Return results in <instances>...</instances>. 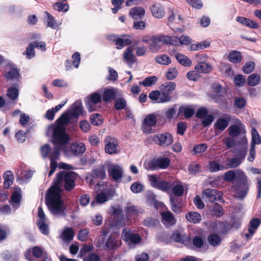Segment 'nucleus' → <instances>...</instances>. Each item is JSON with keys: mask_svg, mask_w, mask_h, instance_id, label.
<instances>
[{"mask_svg": "<svg viewBox=\"0 0 261 261\" xmlns=\"http://www.w3.org/2000/svg\"><path fill=\"white\" fill-rule=\"evenodd\" d=\"M168 182H170L171 185V192L174 196L179 198L182 196L184 193L185 186L181 181H168Z\"/></svg>", "mask_w": 261, "mask_h": 261, "instance_id": "nucleus-17", "label": "nucleus"}, {"mask_svg": "<svg viewBox=\"0 0 261 261\" xmlns=\"http://www.w3.org/2000/svg\"><path fill=\"white\" fill-rule=\"evenodd\" d=\"M213 215L217 217H220L224 214L223 208L218 203H215L213 208Z\"/></svg>", "mask_w": 261, "mask_h": 261, "instance_id": "nucleus-56", "label": "nucleus"}, {"mask_svg": "<svg viewBox=\"0 0 261 261\" xmlns=\"http://www.w3.org/2000/svg\"><path fill=\"white\" fill-rule=\"evenodd\" d=\"M101 100V96L100 94L97 92L92 94L88 99L86 103L88 111L90 112L97 111L99 107L96 106V105L100 102Z\"/></svg>", "mask_w": 261, "mask_h": 261, "instance_id": "nucleus-15", "label": "nucleus"}, {"mask_svg": "<svg viewBox=\"0 0 261 261\" xmlns=\"http://www.w3.org/2000/svg\"><path fill=\"white\" fill-rule=\"evenodd\" d=\"M117 93V90L114 88L106 89L102 95L103 101L107 102L113 99Z\"/></svg>", "mask_w": 261, "mask_h": 261, "instance_id": "nucleus-31", "label": "nucleus"}, {"mask_svg": "<svg viewBox=\"0 0 261 261\" xmlns=\"http://www.w3.org/2000/svg\"><path fill=\"white\" fill-rule=\"evenodd\" d=\"M90 120L93 125H98L102 122V116L97 113L92 115L90 116Z\"/></svg>", "mask_w": 261, "mask_h": 261, "instance_id": "nucleus-50", "label": "nucleus"}, {"mask_svg": "<svg viewBox=\"0 0 261 261\" xmlns=\"http://www.w3.org/2000/svg\"><path fill=\"white\" fill-rule=\"evenodd\" d=\"M156 63L162 65H168L171 62L170 57L166 55H160L157 56L155 58Z\"/></svg>", "mask_w": 261, "mask_h": 261, "instance_id": "nucleus-44", "label": "nucleus"}, {"mask_svg": "<svg viewBox=\"0 0 261 261\" xmlns=\"http://www.w3.org/2000/svg\"><path fill=\"white\" fill-rule=\"evenodd\" d=\"M109 175L116 181L120 180L123 176V170L121 166L116 164H110L108 169Z\"/></svg>", "mask_w": 261, "mask_h": 261, "instance_id": "nucleus-10", "label": "nucleus"}, {"mask_svg": "<svg viewBox=\"0 0 261 261\" xmlns=\"http://www.w3.org/2000/svg\"><path fill=\"white\" fill-rule=\"evenodd\" d=\"M110 39L113 40L115 42L116 47L118 49H122L124 46L129 45L132 43V40L128 37L123 36L122 38H117L115 36H110Z\"/></svg>", "mask_w": 261, "mask_h": 261, "instance_id": "nucleus-20", "label": "nucleus"}, {"mask_svg": "<svg viewBox=\"0 0 261 261\" xmlns=\"http://www.w3.org/2000/svg\"><path fill=\"white\" fill-rule=\"evenodd\" d=\"M3 177L5 180L4 182V188L8 189L13 184L14 180L13 174L11 171L8 170L4 173Z\"/></svg>", "mask_w": 261, "mask_h": 261, "instance_id": "nucleus-32", "label": "nucleus"}, {"mask_svg": "<svg viewBox=\"0 0 261 261\" xmlns=\"http://www.w3.org/2000/svg\"><path fill=\"white\" fill-rule=\"evenodd\" d=\"M175 83L172 82H166L160 86V90L162 92L163 97H165L168 102L172 100V96H170V94L175 89Z\"/></svg>", "mask_w": 261, "mask_h": 261, "instance_id": "nucleus-12", "label": "nucleus"}, {"mask_svg": "<svg viewBox=\"0 0 261 261\" xmlns=\"http://www.w3.org/2000/svg\"><path fill=\"white\" fill-rule=\"evenodd\" d=\"M207 148V146L205 143L198 144L194 146L193 151L195 154H198L204 152Z\"/></svg>", "mask_w": 261, "mask_h": 261, "instance_id": "nucleus-57", "label": "nucleus"}, {"mask_svg": "<svg viewBox=\"0 0 261 261\" xmlns=\"http://www.w3.org/2000/svg\"><path fill=\"white\" fill-rule=\"evenodd\" d=\"M55 10L61 12H66L69 9V6L67 4H64L61 2L56 3L53 5Z\"/></svg>", "mask_w": 261, "mask_h": 261, "instance_id": "nucleus-51", "label": "nucleus"}, {"mask_svg": "<svg viewBox=\"0 0 261 261\" xmlns=\"http://www.w3.org/2000/svg\"><path fill=\"white\" fill-rule=\"evenodd\" d=\"M189 171L191 174H195L200 171V167L197 164H192L189 166Z\"/></svg>", "mask_w": 261, "mask_h": 261, "instance_id": "nucleus-64", "label": "nucleus"}, {"mask_svg": "<svg viewBox=\"0 0 261 261\" xmlns=\"http://www.w3.org/2000/svg\"><path fill=\"white\" fill-rule=\"evenodd\" d=\"M106 172L103 167L94 169L91 173V177L93 179L99 178L103 179L106 177Z\"/></svg>", "mask_w": 261, "mask_h": 261, "instance_id": "nucleus-39", "label": "nucleus"}, {"mask_svg": "<svg viewBox=\"0 0 261 261\" xmlns=\"http://www.w3.org/2000/svg\"><path fill=\"white\" fill-rule=\"evenodd\" d=\"M187 78L191 81H197L200 77V74L196 70L189 71L187 73Z\"/></svg>", "mask_w": 261, "mask_h": 261, "instance_id": "nucleus-60", "label": "nucleus"}, {"mask_svg": "<svg viewBox=\"0 0 261 261\" xmlns=\"http://www.w3.org/2000/svg\"><path fill=\"white\" fill-rule=\"evenodd\" d=\"M69 140V139L68 140ZM69 141L63 144L56 143L53 138V142L55 145L52 148L48 144H45L40 148V152L43 158L48 157L50 159V170L48 176H51L57 168V161L60 158V150L62 149L66 156L70 157L72 155H79L83 154L86 150L85 144L81 142H74L70 145L69 148L66 145Z\"/></svg>", "mask_w": 261, "mask_h": 261, "instance_id": "nucleus-3", "label": "nucleus"}, {"mask_svg": "<svg viewBox=\"0 0 261 261\" xmlns=\"http://www.w3.org/2000/svg\"><path fill=\"white\" fill-rule=\"evenodd\" d=\"M172 238L177 242H179L185 245H188L191 242V239L186 235H180L177 233L173 234Z\"/></svg>", "mask_w": 261, "mask_h": 261, "instance_id": "nucleus-35", "label": "nucleus"}, {"mask_svg": "<svg viewBox=\"0 0 261 261\" xmlns=\"http://www.w3.org/2000/svg\"><path fill=\"white\" fill-rule=\"evenodd\" d=\"M77 175L73 171H61L57 174L55 185L47 191L45 196L46 204L51 214L55 216H65V206L61 198L63 186L67 191L73 189Z\"/></svg>", "mask_w": 261, "mask_h": 261, "instance_id": "nucleus-1", "label": "nucleus"}, {"mask_svg": "<svg viewBox=\"0 0 261 261\" xmlns=\"http://www.w3.org/2000/svg\"><path fill=\"white\" fill-rule=\"evenodd\" d=\"M156 123V118L154 115H147L144 119L142 126L143 132L146 134L152 133L153 132L152 127L155 125Z\"/></svg>", "mask_w": 261, "mask_h": 261, "instance_id": "nucleus-13", "label": "nucleus"}, {"mask_svg": "<svg viewBox=\"0 0 261 261\" xmlns=\"http://www.w3.org/2000/svg\"><path fill=\"white\" fill-rule=\"evenodd\" d=\"M152 139L156 144L163 147L170 146L173 141L172 136L169 133L156 135Z\"/></svg>", "mask_w": 261, "mask_h": 261, "instance_id": "nucleus-9", "label": "nucleus"}, {"mask_svg": "<svg viewBox=\"0 0 261 261\" xmlns=\"http://www.w3.org/2000/svg\"><path fill=\"white\" fill-rule=\"evenodd\" d=\"M247 143H244L240 148H236L233 150L237 156L230 159L227 163L228 167L230 168H234L238 167L245 159L247 153Z\"/></svg>", "mask_w": 261, "mask_h": 261, "instance_id": "nucleus-5", "label": "nucleus"}, {"mask_svg": "<svg viewBox=\"0 0 261 261\" xmlns=\"http://www.w3.org/2000/svg\"><path fill=\"white\" fill-rule=\"evenodd\" d=\"M37 225L39 227L40 231L44 234L47 235L49 233L48 225L46 224V221L37 222Z\"/></svg>", "mask_w": 261, "mask_h": 261, "instance_id": "nucleus-58", "label": "nucleus"}, {"mask_svg": "<svg viewBox=\"0 0 261 261\" xmlns=\"http://www.w3.org/2000/svg\"><path fill=\"white\" fill-rule=\"evenodd\" d=\"M228 167L221 165L218 161H212L209 162L208 169L211 172H216L220 170H224Z\"/></svg>", "mask_w": 261, "mask_h": 261, "instance_id": "nucleus-30", "label": "nucleus"}, {"mask_svg": "<svg viewBox=\"0 0 261 261\" xmlns=\"http://www.w3.org/2000/svg\"><path fill=\"white\" fill-rule=\"evenodd\" d=\"M34 44L31 43L27 48L26 50L23 53L26 56L28 59H31L35 56V53L34 51Z\"/></svg>", "mask_w": 261, "mask_h": 261, "instance_id": "nucleus-52", "label": "nucleus"}, {"mask_svg": "<svg viewBox=\"0 0 261 261\" xmlns=\"http://www.w3.org/2000/svg\"><path fill=\"white\" fill-rule=\"evenodd\" d=\"M4 75L9 80L17 79L19 76V71L14 65H8L6 67Z\"/></svg>", "mask_w": 261, "mask_h": 261, "instance_id": "nucleus-23", "label": "nucleus"}, {"mask_svg": "<svg viewBox=\"0 0 261 261\" xmlns=\"http://www.w3.org/2000/svg\"><path fill=\"white\" fill-rule=\"evenodd\" d=\"M32 254L33 256L38 258L41 257L43 254H46L44 250L39 246H35L32 248Z\"/></svg>", "mask_w": 261, "mask_h": 261, "instance_id": "nucleus-53", "label": "nucleus"}, {"mask_svg": "<svg viewBox=\"0 0 261 261\" xmlns=\"http://www.w3.org/2000/svg\"><path fill=\"white\" fill-rule=\"evenodd\" d=\"M158 37L159 40L162 43L177 45L178 44V37L176 36H169L167 35H160Z\"/></svg>", "mask_w": 261, "mask_h": 261, "instance_id": "nucleus-26", "label": "nucleus"}, {"mask_svg": "<svg viewBox=\"0 0 261 261\" xmlns=\"http://www.w3.org/2000/svg\"><path fill=\"white\" fill-rule=\"evenodd\" d=\"M126 105V102L124 98H120L118 99L115 103L114 107L116 109L119 110L123 109Z\"/></svg>", "mask_w": 261, "mask_h": 261, "instance_id": "nucleus-59", "label": "nucleus"}, {"mask_svg": "<svg viewBox=\"0 0 261 261\" xmlns=\"http://www.w3.org/2000/svg\"><path fill=\"white\" fill-rule=\"evenodd\" d=\"M18 95V90L16 88H10L8 90L7 96L12 100L16 99Z\"/></svg>", "mask_w": 261, "mask_h": 261, "instance_id": "nucleus-55", "label": "nucleus"}, {"mask_svg": "<svg viewBox=\"0 0 261 261\" xmlns=\"http://www.w3.org/2000/svg\"><path fill=\"white\" fill-rule=\"evenodd\" d=\"M111 195L106 190L97 194L96 196V202L102 204L109 200Z\"/></svg>", "mask_w": 261, "mask_h": 261, "instance_id": "nucleus-38", "label": "nucleus"}, {"mask_svg": "<svg viewBox=\"0 0 261 261\" xmlns=\"http://www.w3.org/2000/svg\"><path fill=\"white\" fill-rule=\"evenodd\" d=\"M125 211L126 217L130 219L135 218L139 213L138 208L134 205L126 207Z\"/></svg>", "mask_w": 261, "mask_h": 261, "instance_id": "nucleus-42", "label": "nucleus"}, {"mask_svg": "<svg viewBox=\"0 0 261 261\" xmlns=\"http://www.w3.org/2000/svg\"><path fill=\"white\" fill-rule=\"evenodd\" d=\"M157 81L158 77L155 75H152L145 78L143 81L139 82V83L144 87H150L155 84Z\"/></svg>", "mask_w": 261, "mask_h": 261, "instance_id": "nucleus-40", "label": "nucleus"}, {"mask_svg": "<svg viewBox=\"0 0 261 261\" xmlns=\"http://www.w3.org/2000/svg\"><path fill=\"white\" fill-rule=\"evenodd\" d=\"M186 219L190 222L194 223H197L200 221L201 216L200 214L195 212H189L186 215Z\"/></svg>", "mask_w": 261, "mask_h": 261, "instance_id": "nucleus-34", "label": "nucleus"}, {"mask_svg": "<svg viewBox=\"0 0 261 261\" xmlns=\"http://www.w3.org/2000/svg\"><path fill=\"white\" fill-rule=\"evenodd\" d=\"M109 75L107 77L108 80L111 81H116L118 79V73L117 71L111 67H109Z\"/></svg>", "mask_w": 261, "mask_h": 261, "instance_id": "nucleus-62", "label": "nucleus"}, {"mask_svg": "<svg viewBox=\"0 0 261 261\" xmlns=\"http://www.w3.org/2000/svg\"><path fill=\"white\" fill-rule=\"evenodd\" d=\"M261 223V221L258 218H253L249 222V227L247 230V232L245 233V237L247 239H250L255 233L257 228Z\"/></svg>", "mask_w": 261, "mask_h": 261, "instance_id": "nucleus-21", "label": "nucleus"}, {"mask_svg": "<svg viewBox=\"0 0 261 261\" xmlns=\"http://www.w3.org/2000/svg\"><path fill=\"white\" fill-rule=\"evenodd\" d=\"M130 189L133 193H139L144 190V186L141 182L136 181L132 184Z\"/></svg>", "mask_w": 261, "mask_h": 261, "instance_id": "nucleus-48", "label": "nucleus"}, {"mask_svg": "<svg viewBox=\"0 0 261 261\" xmlns=\"http://www.w3.org/2000/svg\"><path fill=\"white\" fill-rule=\"evenodd\" d=\"M162 223L166 227H169L175 224L176 220L174 215L169 211H165L161 213Z\"/></svg>", "mask_w": 261, "mask_h": 261, "instance_id": "nucleus-16", "label": "nucleus"}, {"mask_svg": "<svg viewBox=\"0 0 261 261\" xmlns=\"http://www.w3.org/2000/svg\"><path fill=\"white\" fill-rule=\"evenodd\" d=\"M105 151L110 154H116L119 152L118 141L116 139L108 137L105 140Z\"/></svg>", "mask_w": 261, "mask_h": 261, "instance_id": "nucleus-11", "label": "nucleus"}, {"mask_svg": "<svg viewBox=\"0 0 261 261\" xmlns=\"http://www.w3.org/2000/svg\"><path fill=\"white\" fill-rule=\"evenodd\" d=\"M195 109L192 106H181L179 108V113H184L186 118L191 117L194 114Z\"/></svg>", "mask_w": 261, "mask_h": 261, "instance_id": "nucleus-33", "label": "nucleus"}, {"mask_svg": "<svg viewBox=\"0 0 261 261\" xmlns=\"http://www.w3.org/2000/svg\"><path fill=\"white\" fill-rule=\"evenodd\" d=\"M170 160L167 158H162L153 159L145 163L146 169L148 170H156L158 169H165L170 164Z\"/></svg>", "mask_w": 261, "mask_h": 261, "instance_id": "nucleus-7", "label": "nucleus"}, {"mask_svg": "<svg viewBox=\"0 0 261 261\" xmlns=\"http://www.w3.org/2000/svg\"><path fill=\"white\" fill-rule=\"evenodd\" d=\"M151 43L149 44V49L152 52L156 51L161 48L160 41L158 36L153 37L151 39Z\"/></svg>", "mask_w": 261, "mask_h": 261, "instance_id": "nucleus-43", "label": "nucleus"}, {"mask_svg": "<svg viewBox=\"0 0 261 261\" xmlns=\"http://www.w3.org/2000/svg\"><path fill=\"white\" fill-rule=\"evenodd\" d=\"M252 135V144L255 146V144H261V137L254 128L251 129Z\"/></svg>", "mask_w": 261, "mask_h": 261, "instance_id": "nucleus-47", "label": "nucleus"}, {"mask_svg": "<svg viewBox=\"0 0 261 261\" xmlns=\"http://www.w3.org/2000/svg\"><path fill=\"white\" fill-rule=\"evenodd\" d=\"M231 120V116L228 114H225L223 117L217 119L214 124L215 130L223 132L228 126L229 122Z\"/></svg>", "mask_w": 261, "mask_h": 261, "instance_id": "nucleus-14", "label": "nucleus"}, {"mask_svg": "<svg viewBox=\"0 0 261 261\" xmlns=\"http://www.w3.org/2000/svg\"><path fill=\"white\" fill-rule=\"evenodd\" d=\"M242 56L240 51L232 50L229 54L228 60L232 63H238L241 61Z\"/></svg>", "mask_w": 261, "mask_h": 261, "instance_id": "nucleus-36", "label": "nucleus"}, {"mask_svg": "<svg viewBox=\"0 0 261 261\" xmlns=\"http://www.w3.org/2000/svg\"><path fill=\"white\" fill-rule=\"evenodd\" d=\"M229 134L230 136L235 137L238 136L241 133V130L239 126L233 125L228 128Z\"/></svg>", "mask_w": 261, "mask_h": 261, "instance_id": "nucleus-54", "label": "nucleus"}, {"mask_svg": "<svg viewBox=\"0 0 261 261\" xmlns=\"http://www.w3.org/2000/svg\"><path fill=\"white\" fill-rule=\"evenodd\" d=\"M168 194L169 195L171 210L175 213H180L182 211V207L181 199L174 196L173 194H172L171 192Z\"/></svg>", "mask_w": 261, "mask_h": 261, "instance_id": "nucleus-19", "label": "nucleus"}, {"mask_svg": "<svg viewBox=\"0 0 261 261\" xmlns=\"http://www.w3.org/2000/svg\"><path fill=\"white\" fill-rule=\"evenodd\" d=\"M133 46L128 47L123 54V60L128 65H131L135 63L136 58L133 54Z\"/></svg>", "mask_w": 261, "mask_h": 261, "instance_id": "nucleus-25", "label": "nucleus"}, {"mask_svg": "<svg viewBox=\"0 0 261 261\" xmlns=\"http://www.w3.org/2000/svg\"><path fill=\"white\" fill-rule=\"evenodd\" d=\"M83 106L81 101H75L67 111L64 113L56 121L57 124L48 127L47 135L54 139L56 143L63 144L69 140V137L65 132V124L70 121L76 122L79 116L83 114Z\"/></svg>", "mask_w": 261, "mask_h": 261, "instance_id": "nucleus-2", "label": "nucleus"}, {"mask_svg": "<svg viewBox=\"0 0 261 261\" xmlns=\"http://www.w3.org/2000/svg\"><path fill=\"white\" fill-rule=\"evenodd\" d=\"M175 56L177 61L185 66H189L192 64L191 60L182 54H176Z\"/></svg>", "mask_w": 261, "mask_h": 261, "instance_id": "nucleus-37", "label": "nucleus"}, {"mask_svg": "<svg viewBox=\"0 0 261 261\" xmlns=\"http://www.w3.org/2000/svg\"><path fill=\"white\" fill-rule=\"evenodd\" d=\"M211 64L204 61L200 62L195 66V70L199 73H207L212 70Z\"/></svg>", "mask_w": 261, "mask_h": 261, "instance_id": "nucleus-27", "label": "nucleus"}, {"mask_svg": "<svg viewBox=\"0 0 261 261\" xmlns=\"http://www.w3.org/2000/svg\"><path fill=\"white\" fill-rule=\"evenodd\" d=\"M21 199V190L20 189L14 191L11 196V201L13 204L17 205V207L19 205V203Z\"/></svg>", "mask_w": 261, "mask_h": 261, "instance_id": "nucleus-49", "label": "nucleus"}, {"mask_svg": "<svg viewBox=\"0 0 261 261\" xmlns=\"http://www.w3.org/2000/svg\"><path fill=\"white\" fill-rule=\"evenodd\" d=\"M235 179H237V182L233 188L236 197L243 199L247 195L249 188L247 177L241 170H229L225 173L224 179L225 181L230 182Z\"/></svg>", "mask_w": 261, "mask_h": 261, "instance_id": "nucleus-4", "label": "nucleus"}, {"mask_svg": "<svg viewBox=\"0 0 261 261\" xmlns=\"http://www.w3.org/2000/svg\"><path fill=\"white\" fill-rule=\"evenodd\" d=\"M144 14L145 10L142 7H134L129 11V15L134 19H141Z\"/></svg>", "mask_w": 261, "mask_h": 261, "instance_id": "nucleus-28", "label": "nucleus"}, {"mask_svg": "<svg viewBox=\"0 0 261 261\" xmlns=\"http://www.w3.org/2000/svg\"><path fill=\"white\" fill-rule=\"evenodd\" d=\"M202 198L207 202L221 201L222 199V193L215 189H207L202 192Z\"/></svg>", "mask_w": 261, "mask_h": 261, "instance_id": "nucleus-8", "label": "nucleus"}, {"mask_svg": "<svg viewBox=\"0 0 261 261\" xmlns=\"http://www.w3.org/2000/svg\"><path fill=\"white\" fill-rule=\"evenodd\" d=\"M148 97L154 103H167L168 102L165 97H163L161 90H154L149 93Z\"/></svg>", "mask_w": 261, "mask_h": 261, "instance_id": "nucleus-22", "label": "nucleus"}, {"mask_svg": "<svg viewBox=\"0 0 261 261\" xmlns=\"http://www.w3.org/2000/svg\"><path fill=\"white\" fill-rule=\"evenodd\" d=\"M73 237L74 232L72 228L69 227L65 228L60 235V238L62 241L66 243L70 242L73 239Z\"/></svg>", "mask_w": 261, "mask_h": 261, "instance_id": "nucleus-29", "label": "nucleus"}, {"mask_svg": "<svg viewBox=\"0 0 261 261\" xmlns=\"http://www.w3.org/2000/svg\"><path fill=\"white\" fill-rule=\"evenodd\" d=\"M117 241L116 238L113 236H111L108 239L106 246L109 248H113L117 245Z\"/></svg>", "mask_w": 261, "mask_h": 261, "instance_id": "nucleus-61", "label": "nucleus"}, {"mask_svg": "<svg viewBox=\"0 0 261 261\" xmlns=\"http://www.w3.org/2000/svg\"><path fill=\"white\" fill-rule=\"evenodd\" d=\"M148 179L151 186L167 193L171 192V185L168 181L162 180L159 175H148Z\"/></svg>", "mask_w": 261, "mask_h": 261, "instance_id": "nucleus-6", "label": "nucleus"}, {"mask_svg": "<svg viewBox=\"0 0 261 261\" xmlns=\"http://www.w3.org/2000/svg\"><path fill=\"white\" fill-rule=\"evenodd\" d=\"M260 81V76L258 74L253 73L250 74L247 79V83L250 86H255L258 85Z\"/></svg>", "mask_w": 261, "mask_h": 261, "instance_id": "nucleus-46", "label": "nucleus"}, {"mask_svg": "<svg viewBox=\"0 0 261 261\" xmlns=\"http://www.w3.org/2000/svg\"><path fill=\"white\" fill-rule=\"evenodd\" d=\"M235 84L238 86H242L244 85L246 79L242 75H237L233 78Z\"/></svg>", "mask_w": 261, "mask_h": 261, "instance_id": "nucleus-63", "label": "nucleus"}, {"mask_svg": "<svg viewBox=\"0 0 261 261\" xmlns=\"http://www.w3.org/2000/svg\"><path fill=\"white\" fill-rule=\"evenodd\" d=\"M124 239L128 242L130 247L134 248L135 246L140 242L141 239L139 235L135 233L126 232L124 234Z\"/></svg>", "mask_w": 261, "mask_h": 261, "instance_id": "nucleus-24", "label": "nucleus"}, {"mask_svg": "<svg viewBox=\"0 0 261 261\" xmlns=\"http://www.w3.org/2000/svg\"><path fill=\"white\" fill-rule=\"evenodd\" d=\"M151 14L156 18H163L165 15V9L163 6L160 3L155 2L150 7Z\"/></svg>", "mask_w": 261, "mask_h": 261, "instance_id": "nucleus-18", "label": "nucleus"}, {"mask_svg": "<svg viewBox=\"0 0 261 261\" xmlns=\"http://www.w3.org/2000/svg\"><path fill=\"white\" fill-rule=\"evenodd\" d=\"M47 16L46 23L48 27L53 29H58L60 24H58L56 22L55 18L47 12H45Z\"/></svg>", "mask_w": 261, "mask_h": 261, "instance_id": "nucleus-41", "label": "nucleus"}, {"mask_svg": "<svg viewBox=\"0 0 261 261\" xmlns=\"http://www.w3.org/2000/svg\"><path fill=\"white\" fill-rule=\"evenodd\" d=\"M207 241L211 246L215 247L220 245L221 239L219 236L216 234H212L208 237Z\"/></svg>", "mask_w": 261, "mask_h": 261, "instance_id": "nucleus-45", "label": "nucleus"}]
</instances>
